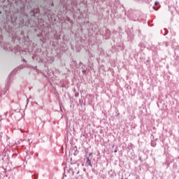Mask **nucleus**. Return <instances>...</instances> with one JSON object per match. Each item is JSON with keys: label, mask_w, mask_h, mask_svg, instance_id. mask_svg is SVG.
Segmentation results:
<instances>
[{"label": "nucleus", "mask_w": 179, "mask_h": 179, "mask_svg": "<svg viewBox=\"0 0 179 179\" xmlns=\"http://www.w3.org/2000/svg\"><path fill=\"white\" fill-rule=\"evenodd\" d=\"M29 99H31V96H30L29 99H27V103L29 102Z\"/></svg>", "instance_id": "12"}, {"label": "nucleus", "mask_w": 179, "mask_h": 179, "mask_svg": "<svg viewBox=\"0 0 179 179\" xmlns=\"http://www.w3.org/2000/svg\"><path fill=\"white\" fill-rule=\"evenodd\" d=\"M9 89H10V83H8L6 85L4 90H0V97H2L3 96H4V94L7 93V91L9 90Z\"/></svg>", "instance_id": "2"}, {"label": "nucleus", "mask_w": 179, "mask_h": 179, "mask_svg": "<svg viewBox=\"0 0 179 179\" xmlns=\"http://www.w3.org/2000/svg\"><path fill=\"white\" fill-rule=\"evenodd\" d=\"M1 115H0V118H1ZM1 120H2V119L1 118V119H0V121H1Z\"/></svg>", "instance_id": "19"}, {"label": "nucleus", "mask_w": 179, "mask_h": 179, "mask_svg": "<svg viewBox=\"0 0 179 179\" xmlns=\"http://www.w3.org/2000/svg\"><path fill=\"white\" fill-rule=\"evenodd\" d=\"M20 12L22 14H24V13L25 12V6H22L20 8Z\"/></svg>", "instance_id": "8"}, {"label": "nucleus", "mask_w": 179, "mask_h": 179, "mask_svg": "<svg viewBox=\"0 0 179 179\" xmlns=\"http://www.w3.org/2000/svg\"><path fill=\"white\" fill-rule=\"evenodd\" d=\"M159 3L158 1H155V6H157Z\"/></svg>", "instance_id": "11"}, {"label": "nucleus", "mask_w": 179, "mask_h": 179, "mask_svg": "<svg viewBox=\"0 0 179 179\" xmlns=\"http://www.w3.org/2000/svg\"><path fill=\"white\" fill-rule=\"evenodd\" d=\"M34 31L39 32V34H37V36L38 38H40V41H41L42 42L45 43V41H46V38H45V36H43V34L41 33V29L39 28V27H36L34 28Z\"/></svg>", "instance_id": "1"}, {"label": "nucleus", "mask_w": 179, "mask_h": 179, "mask_svg": "<svg viewBox=\"0 0 179 179\" xmlns=\"http://www.w3.org/2000/svg\"><path fill=\"white\" fill-rule=\"evenodd\" d=\"M156 142L155 141H152L151 142V146L152 147V148H155V146H156Z\"/></svg>", "instance_id": "10"}, {"label": "nucleus", "mask_w": 179, "mask_h": 179, "mask_svg": "<svg viewBox=\"0 0 179 179\" xmlns=\"http://www.w3.org/2000/svg\"><path fill=\"white\" fill-rule=\"evenodd\" d=\"M1 139H2V136L1 135H0V141H1Z\"/></svg>", "instance_id": "16"}, {"label": "nucleus", "mask_w": 179, "mask_h": 179, "mask_svg": "<svg viewBox=\"0 0 179 179\" xmlns=\"http://www.w3.org/2000/svg\"><path fill=\"white\" fill-rule=\"evenodd\" d=\"M117 150H115L114 152L115 153H117Z\"/></svg>", "instance_id": "17"}, {"label": "nucleus", "mask_w": 179, "mask_h": 179, "mask_svg": "<svg viewBox=\"0 0 179 179\" xmlns=\"http://www.w3.org/2000/svg\"><path fill=\"white\" fill-rule=\"evenodd\" d=\"M92 158H93V153H90L89 157H87V164L90 166L92 167Z\"/></svg>", "instance_id": "4"}, {"label": "nucleus", "mask_w": 179, "mask_h": 179, "mask_svg": "<svg viewBox=\"0 0 179 179\" xmlns=\"http://www.w3.org/2000/svg\"><path fill=\"white\" fill-rule=\"evenodd\" d=\"M82 72H83V73H86V70H85V69H83V71H82Z\"/></svg>", "instance_id": "13"}, {"label": "nucleus", "mask_w": 179, "mask_h": 179, "mask_svg": "<svg viewBox=\"0 0 179 179\" xmlns=\"http://www.w3.org/2000/svg\"><path fill=\"white\" fill-rule=\"evenodd\" d=\"M16 20H17V18H15L14 21L16 22Z\"/></svg>", "instance_id": "20"}, {"label": "nucleus", "mask_w": 179, "mask_h": 179, "mask_svg": "<svg viewBox=\"0 0 179 179\" xmlns=\"http://www.w3.org/2000/svg\"><path fill=\"white\" fill-rule=\"evenodd\" d=\"M23 61H24V62H27L26 59H23Z\"/></svg>", "instance_id": "22"}, {"label": "nucleus", "mask_w": 179, "mask_h": 179, "mask_svg": "<svg viewBox=\"0 0 179 179\" xmlns=\"http://www.w3.org/2000/svg\"><path fill=\"white\" fill-rule=\"evenodd\" d=\"M40 12L39 9L37 10V13L36 14H38Z\"/></svg>", "instance_id": "15"}, {"label": "nucleus", "mask_w": 179, "mask_h": 179, "mask_svg": "<svg viewBox=\"0 0 179 179\" xmlns=\"http://www.w3.org/2000/svg\"><path fill=\"white\" fill-rule=\"evenodd\" d=\"M87 23H89V22H87Z\"/></svg>", "instance_id": "26"}, {"label": "nucleus", "mask_w": 179, "mask_h": 179, "mask_svg": "<svg viewBox=\"0 0 179 179\" xmlns=\"http://www.w3.org/2000/svg\"><path fill=\"white\" fill-rule=\"evenodd\" d=\"M162 34L165 36L169 33V31L167 29L164 28L162 31Z\"/></svg>", "instance_id": "6"}, {"label": "nucleus", "mask_w": 179, "mask_h": 179, "mask_svg": "<svg viewBox=\"0 0 179 179\" xmlns=\"http://www.w3.org/2000/svg\"><path fill=\"white\" fill-rule=\"evenodd\" d=\"M50 10H49V9L47 10L46 8L43 9V12H44L45 15L48 16V17H50V16H51V14L48 13V11H50Z\"/></svg>", "instance_id": "5"}, {"label": "nucleus", "mask_w": 179, "mask_h": 179, "mask_svg": "<svg viewBox=\"0 0 179 179\" xmlns=\"http://www.w3.org/2000/svg\"><path fill=\"white\" fill-rule=\"evenodd\" d=\"M153 8H154L155 10H157V9H155V7H153Z\"/></svg>", "instance_id": "24"}, {"label": "nucleus", "mask_w": 179, "mask_h": 179, "mask_svg": "<svg viewBox=\"0 0 179 179\" xmlns=\"http://www.w3.org/2000/svg\"><path fill=\"white\" fill-rule=\"evenodd\" d=\"M169 45V43L168 41H164L162 44V45L167 47Z\"/></svg>", "instance_id": "7"}, {"label": "nucleus", "mask_w": 179, "mask_h": 179, "mask_svg": "<svg viewBox=\"0 0 179 179\" xmlns=\"http://www.w3.org/2000/svg\"><path fill=\"white\" fill-rule=\"evenodd\" d=\"M101 34L105 36L106 39H108L111 37V32L110 31V29H105L104 33H101Z\"/></svg>", "instance_id": "3"}, {"label": "nucleus", "mask_w": 179, "mask_h": 179, "mask_svg": "<svg viewBox=\"0 0 179 179\" xmlns=\"http://www.w3.org/2000/svg\"><path fill=\"white\" fill-rule=\"evenodd\" d=\"M3 49L7 50V49L6 48V47H4Z\"/></svg>", "instance_id": "23"}, {"label": "nucleus", "mask_w": 179, "mask_h": 179, "mask_svg": "<svg viewBox=\"0 0 179 179\" xmlns=\"http://www.w3.org/2000/svg\"><path fill=\"white\" fill-rule=\"evenodd\" d=\"M34 179H37V178H36V177H35V178H34Z\"/></svg>", "instance_id": "25"}, {"label": "nucleus", "mask_w": 179, "mask_h": 179, "mask_svg": "<svg viewBox=\"0 0 179 179\" xmlns=\"http://www.w3.org/2000/svg\"><path fill=\"white\" fill-rule=\"evenodd\" d=\"M30 15H31V16H34V17H36V15L35 10H32L31 11Z\"/></svg>", "instance_id": "9"}, {"label": "nucleus", "mask_w": 179, "mask_h": 179, "mask_svg": "<svg viewBox=\"0 0 179 179\" xmlns=\"http://www.w3.org/2000/svg\"><path fill=\"white\" fill-rule=\"evenodd\" d=\"M11 20H13V17H11Z\"/></svg>", "instance_id": "21"}, {"label": "nucleus", "mask_w": 179, "mask_h": 179, "mask_svg": "<svg viewBox=\"0 0 179 179\" xmlns=\"http://www.w3.org/2000/svg\"><path fill=\"white\" fill-rule=\"evenodd\" d=\"M78 96H79V93L75 94V96H76V97H78Z\"/></svg>", "instance_id": "14"}, {"label": "nucleus", "mask_w": 179, "mask_h": 179, "mask_svg": "<svg viewBox=\"0 0 179 179\" xmlns=\"http://www.w3.org/2000/svg\"><path fill=\"white\" fill-rule=\"evenodd\" d=\"M34 69H37V66H35V67L34 68Z\"/></svg>", "instance_id": "18"}]
</instances>
